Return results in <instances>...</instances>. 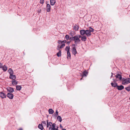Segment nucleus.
Listing matches in <instances>:
<instances>
[{"label":"nucleus","instance_id":"5701e85b","mask_svg":"<svg viewBox=\"0 0 130 130\" xmlns=\"http://www.w3.org/2000/svg\"><path fill=\"white\" fill-rule=\"evenodd\" d=\"M18 83L15 80H12V84L13 85H16Z\"/></svg>","mask_w":130,"mask_h":130},{"label":"nucleus","instance_id":"c9c22d12","mask_svg":"<svg viewBox=\"0 0 130 130\" xmlns=\"http://www.w3.org/2000/svg\"><path fill=\"white\" fill-rule=\"evenodd\" d=\"M40 2L41 3L43 4L44 3V0H40Z\"/></svg>","mask_w":130,"mask_h":130},{"label":"nucleus","instance_id":"a211bd4d","mask_svg":"<svg viewBox=\"0 0 130 130\" xmlns=\"http://www.w3.org/2000/svg\"><path fill=\"white\" fill-rule=\"evenodd\" d=\"M38 127L41 130H42L43 129V127L42 124H39L38 126Z\"/></svg>","mask_w":130,"mask_h":130},{"label":"nucleus","instance_id":"bb28decb","mask_svg":"<svg viewBox=\"0 0 130 130\" xmlns=\"http://www.w3.org/2000/svg\"><path fill=\"white\" fill-rule=\"evenodd\" d=\"M70 47L69 46H67L66 47V48L65 49V50L67 52L69 51L70 50Z\"/></svg>","mask_w":130,"mask_h":130},{"label":"nucleus","instance_id":"f3484780","mask_svg":"<svg viewBox=\"0 0 130 130\" xmlns=\"http://www.w3.org/2000/svg\"><path fill=\"white\" fill-rule=\"evenodd\" d=\"M78 28L79 26L77 25H75L73 26V28L75 30H78Z\"/></svg>","mask_w":130,"mask_h":130},{"label":"nucleus","instance_id":"f03ea898","mask_svg":"<svg viewBox=\"0 0 130 130\" xmlns=\"http://www.w3.org/2000/svg\"><path fill=\"white\" fill-rule=\"evenodd\" d=\"M130 83V78H127L123 80L122 84L124 85H126Z\"/></svg>","mask_w":130,"mask_h":130},{"label":"nucleus","instance_id":"f257e3e1","mask_svg":"<svg viewBox=\"0 0 130 130\" xmlns=\"http://www.w3.org/2000/svg\"><path fill=\"white\" fill-rule=\"evenodd\" d=\"M81 37V36L79 35H77L72 37V40L74 42L75 44H73L72 46H75L80 41L79 38Z\"/></svg>","mask_w":130,"mask_h":130},{"label":"nucleus","instance_id":"603ef678","mask_svg":"<svg viewBox=\"0 0 130 130\" xmlns=\"http://www.w3.org/2000/svg\"><path fill=\"white\" fill-rule=\"evenodd\" d=\"M129 77L130 78V75H129Z\"/></svg>","mask_w":130,"mask_h":130},{"label":"nucleus","instance_id":"2eb2a0df","mask_svg":"<svg viewBox=\"0 0 130 130\" xmlns=\"http://www.w3.org/2000/svg\"><path fill=\"white\" fill-rule=\"evenodd\" d=\"M72 52L73 53L74 55H75L77 53V52L76 49L75 48V47H74L72 49Z\"/></svg>","mask_w":130,"mask_h":130},{"label":"nucleus","instance_id":"de8ad7c7","mask_svg":"<svg viewBox=\"0 0 130 130\" xmlns=\"http://www.w3.org/2000/svg\"><path fill=\"white\" fill-rule=\"evenodd\" d=\"M60 127H62V126H61V125H60Z\"/></svg>","mask_w":130,"mask_h":130},{"label":"nucleus","instance_id":"3c124183","mask_svg":"<svg viewBox=\"0 0 130 130\" xmlns=\"http://www.w3.org/2000/svg\"><path fill=\"white\" fill-rule=\"evenodd\" d=\"M82 78L81 79H80V80H81Z\"/></svg>","mask_w":130,"mask_h":130},{"label":"nucleus","instance_id":"e433bc0d","mask_svg":"<svg viewBox=\"0 0 130 130\" xmlns=\"http://www.w3.org/2000/svg\"><path fill=\"white\" fill-rule=\"evenodd\" d=\"M53 127H49L48 130H53Z\"/></svg>","mask_w":130,"mask_h":130},{"label":"nucleus","instance_id":"c03bdc74","mask_svg":"<svg viewBox=\"0 0 130 130\" xmlns=\"http://www.w3.org/2000/svg\"><path fill=\"white\" fill-rule=\"evenodd\" d=\"M69 40H70V41H71V40H72V38H69Z\"/></svg>","mask_w":130,"mask_h":130},{"label":"nucleus","instance_id":"49530a36","mask_svg":"<svg viewBox=\"0 0 130 130\" xmlns=\"http://www.w3.org/2000/svg\"><path fill=\"white\" fill-rule=\"evenodd\" d=\"M62 130H66V129H63Z\"/></svg>","mask_w":130,"mask_h":130},{"label":"nucleus","instance_id":"9b49d317","mask_svg":"<svg viewBox=\"0 0 130 130\" xmlns=\"http://www.w3.org/2000/svg\"><path fill=\"white\" fill-rule=\"evenodd\" d=\"M117 88L119 90H121L124 88V87L122 85L118 86Z\"/></svg>","mask_w":130,"mask_h":130},{"label":"nucleus","instance_id":"6ab92c4d","mask_svg":"<svg viewBox=\"0 0 130 130\" xmlns=\"http://www.w3.org/2000/svg\"><path fill=\"white\" fill-rule=\"evenodd\" d=\"M2 68L4 71H6L7 69V67L5 65H4Z\"/></svg>","mask_w":130,"mask_h":130},{"label":"nucleus","instance_id":"9d476101","mask_svg":"<svg viewBox=\"0 0 130 130\" xmlns=\"http://www.w3.org/2000/svg\"><path fill=\"white\" fill-rule=\"evenodd\" d=\"M80 34L82 36H84V35L86 33V30L84 29H82L80 31Z\"/></svg>","mask_w":130,"mask_h":130},{"label":"nucleus","instance_id":"f8f14e48","mask_svg":"<svg viewBox=\"0 0 130 130\" xmlns=\"http://www.w3.org/2000/svg\"><path fill=\"white\" fill-rule=\"evenodd\" d=\"M81 38V40L83 41H85L87 39V37L86 36H83L82 37H80Z\"/></svg>","mask_w":130,"mask_h":130},{"label":"nucleus","instance_id":"8fccbe9b","mask_svg":"<svg viewBox=\"0 0 130 130\" xmlns=\"http://www.w3.org/2000/svg\"><path fill=\"white\" fill-rule=\"evenodd\" d=\"M56 130H58V129H56Z\"/></svg>","mask_w":130,"mask_h":130},{"label":"nucleus","instance_id":"b1692460","mask_svg":"<svg viewBox=\"0 0 130 130\" xmlns=\"http://www.w3.org/2000/svg\"><path fill=\"white\" fill-rule=\"evenodd\" d=\"M58 50L59 51L57 53V55L59 57L61 56V51L59 49H58Z\"/></svg>","mask_w":130,"mask_h":130},{"label":"nucleus","instance_id":"4468645a","mask_svg":"<svg viewBox=\"0 0 130 130\" xmlns=\"http://www.w3.org/2000/svg\"><path fill=\"white\" fill-rule=\"evenodd\" d=\"M116 77L117 78L119 79L120 80H122V77L121 76L120 74H117L116 75Z\"/></svg>","mask_w":130,"mask_h":130},{"label":"nucleus","instance_id":"2f4dec72","mask_svg":"<svg viewBox=\"0 0 130 130\" xmlns=\"http://www.w3.org/2000/svg\"><path fill=\"white\" fill-rule=\"evenodd\" d=\"M65 38L66 39L68 40L69 38V36L68 35H66L65 36Z\"/></svg>","mask_w":130,"mask_h":130},{"label":"nucleus","instance_id":"cd10ccee","mask_svg":"<svg viewBox=\"0 0 130 130\" xmlns=\"http://www.w3.org/2000/svg\"><path fill=\"white\" fill-rule=\"evenodd\" d=\"M125 89L128 91H130V86H128L127 87H126Z\"/></svg>","mask_w":130,"mask_h":130},{"label":"nucleus","instance_id":"c756f323","mask_svg":"<svg viewBox=\"0 0 130 130\" xmlns=\"http://www.w3.org/2000/svg\"><path fill=\"white\" fill-rule=\"evenodd\" d=\"M88 30L90 31L91 33V32H93L94 30V29H93L92 28H91V27H90L89 28V29Z\"/></svg>","mask_w":130,"mask_h":130},{"label":"nucleus","instance_id":"4be33fe9","mask_svg":"<svg viewBox=\"0 0 130 130\" xmlns=\"http://www.w3.org/2000/svg\"><path fill=\"white\" fill-rule=\"evenodd\" d=\"M57 119L60 122H61L62 121V119L61 117L59 116H57Z\"/></svg>","mask_w":130,"mask_h":130},{"label":"nucleus","instance_id":"ea45409f","mask_svg":"<svg viewBox=\"0 0 130 130\" xmlns=\"http://www.w3.org/2000/svg\"><path fill=\"white\" fill-rule=\"evenodd\" d=\"M2 64L0 62V68H2Z\"/></svg>","mask_w":130,"mask_h":130},{"label":"nucleus","instance_id":"39448f33","mask_svg":"<svg viewBox=\"0 0 130 130\" xmlns=\"http://www.w3.org/2000/svg\"><path fill=\"white\" fill-rule=\"evenodd\" d=\"M85 34L87 37H89L91 35V33L88 30H86Z\"/></svg>","mask_w":130,"mask_h":130},{"label":"nucleus","instance_id":"a19ab883","mask_svg":"<svg viewBox=\"0 0 130 130\" xmlns=\"http://www.w3.org/2000/svg\"><path fill=\"white\" fill-rule=\"evenodd\" d=\"M60 46H59V45L57 46V49L58 50V49H59L60 48Z\"/></svg>","mask_w":130,"mask_h":130},{"label":"nucleus","instance_id":"a18cd8bd","mask_svg":"<svg viewBox=\"0 0 130 130\" xmlns=\"http://www.w3.org/2000/svg\"><path fill=\"white\" fill-rule=\"evenodd\" d=\"M111 74H111V77L112 76V75H113V73H111Z\"/></svg>","mask_w":130,"mask_h":130},{"label":"nucleus","instance_id":"dca6fc26","mask_svg":"<svg viewBox=\"0 0 130 130\" xmlns=\"http://www.w3.org/2000/svg\"><path fill=\"white\" fill-rule=\"evenodd\" d=\"M56 3V1L55 0H50V3L51 5H54Z\"/></svg>","mask_w":130,"mask_h":130},{"label":"nucleus","instance_id":"0eeeda50","mask_svg":"<svg viewBox=\"0 0 130 130\" xmlns=\"http://www.w3.org/2000/svg\"><path fill=\"white\" fill-rule=\"evenodd\" d=\"M0 96L2 98H6V96L5 94L2 92H0Z\"/></svg>","mask_w":130,"mask_h":130},{"label":"nucleus","instance_id":"09e8293b","mask_svg":"<svg viewBox=\"0 0 130 130\" xmlns=\"http://www.w3.org/2000/svg\"><path fill=\"white\" fill-rule=\"evenodd\" d=\"M129 100H130V97H129Z\"/></svg>","mask_w":130,"mask_h":130},{"label":"nucleus","instance_id":"72a5a7b5","mask_svg":"<svg viewBox=\"0 0 130 130\" xmlns=\"http://www.w3.org/2000/svg\"><path fill=\"white\" fill-rule=\"evenodd\" d=\"M58 111L57 110L56 111L55 113H54V114L55 116H56L58 115Z\"/></svg>","mask_w":130,"mask_h":130},{"label":"nucleus","instance_id":"a878e982","mask_svg":"<svg viewBox=\"0 0 130 130\" xmlns=\"http://www.w3.org/2000/svg\"><path fill=\"white\" fill-rule=\"evenodd\" d=\"M21 87L20 86H16L17 89L18 90H21Z\"/></svg>","mask_w":130,"mask_h":130},{"label":"nucleus","instance_id":"423d86ee","mask_svg":"<svg viewBox=\"0 0 130 130\" xmlns=\"http://www.w3.org/2000/svg\"><path fill=\"white\" fill-rule=\"evenodd\" d=\"M9 78L10 79L14 80L16 78V76L15 75H13V74H10Z\"/></svg>","mask_w":130,"mask_h":130},{"label":"nucleus","instance_id":"aec40b11","mask_svg":"<svg viewBox=\"0 0 130 130\" xmlns=\"http://www.w3.org/2000/svg\"><path fill=\"white\" fill-rule=\"evenodd\" d=\"M48 112L50 114H52L53 113L54 111L52 109H50L48 110Z\"/></svg>","mask_w":130,"mask_h":130},{"label":"nucleus","instance_id":"c85d7f7f","mask_svg":"<svg viewBox=\"0 0 130 130\" xmlns=\"http://www.w3.org/2000/svg\"><path fill=\"white\" fill-rule=\"evenodd\" d=\"M42 123L43 124V126H46V121H43L42 122Z\"/></svg>","mask_w":130,"mask_h":130},{"label":"nucleus","instance_id":"20e7f679","mask_svg":"<svg viewBox=\"0 0 130 130\" xmlns=\"http://www.w3.org/2000/svg\"><path fill=\"white\" fill-rule=\"evenodd\" d=\"M113 80L115 82L114 83H111V85L112 87H117V86H118L117 85V83H115V82L117 81V80H114V79H113Z\"/></svg>","mask_w":130,"mask_h":130},{"label":"nucleus","instance_id":"ddd939ff","mask_svg":"<svg viewBox=\"0 0 130 130\" xmlns=\"http://www.w3.org/2000/svg\"><path fill=\"white\" fill-rule=\"evenodd\" d=\"M47 127H48L49 126L50 127H51L52 126V123L51 122H48V120H47Z\"/></svg>","mask_w":130,"mask_h":130},{"label":"nucleus","instance_id":"7c9ffc66","mask_svg":"<svg viewBox=\"0 0 130 130\" xmlns=\"http://www.w3.org/2000/svg\"><path fill=\"white\" fill-rule=\"evenodd\" d=\"M88 74L87 72L85 71L84 72L83 76H87V74Z\"/></svg>","mask_w":130,"mask_h":130},{"label":"nucleus","instance_id":"473e14b6","mask_svg":"<svg viewBox=\"0 0 130 130\" xmlns=\"http://www.w3.org/2000/svg\"><path fill=\"white\" fill-rule=\"evenodd\" d=\"M65 46V44L64 43L62 44L60 46V48H63Z\"/></svg>","mask_w":130,"mask_h":130},{"label":"nucleus","instance_id":"4c0bfd02","mask_svg":"<svg viewBox=\"0 0 130 130\" xmlns=\"http://www.w3.org/2000/svg\"><path fill=\"white\" fill-rule=\"evenodd\" d=\"M56 124L55 123L52 124V126L53 127H55Z\"/></svg>","mask_w":130,"mask_h":130},{"label":"nucleus","instance_id":"f704fd0d","mask_svg":"<svg viewBox=\"0 0 130 130\" xmlns=\"http://www.w3.org/2000/svg\"><path fill=\"white\" fill-rule=\"evenodd\" d=\"M38 12L39 13H40L41 12V9L40 8H39L38 10Z\"/></svg>","mask_w":130,"mask_h":130},{"label":"nucleus","instance_id":"1a4fd4ad","mask_svg":"<svg viewBox=\"0 0 130 130\" xmlns=\"http://www.w3.org/2000/svg\"><path fill=\"white\" fill-rule=\"evenodd\" d=\"M51 10V6L49 4H48L46 5V11L47 12H49Z\"/></svg>","mask_w":130,"mask_h":130},{"label":"nucleus","instance_id":"58836bf2","mask_svg":"<svg viewBox=\"0 0 130 130\" xmlns=\"http://www.w3.org/2000/svg\"><path fill=\"white\" fill-rule=\"evenodd\" d=\"M66 42L67 41H66V40L63 41H61V43H62L63 42H64L65 43H66Z\"/></svg>","mask_w":130,"mask_h":130},{"label":"nucleus","instance_id":"79ce46f5","mask_svg":"<svg viewBox=\"0 0 130 130\" xmlns=\"http://www.w3.org/2000/svg\"><path fill=\"white\" fill-rule=\"evenodd\" d=\"M56 128L55 127H53V130H56Z\"/></svg>","mask_w":130,"mask_h":130},{"label":"nucleus","instance_id":"7ed1b4c3","mask_svg":"<svg viewBox=\"0 0 130 130\" xmlns=\"http://www.w3.org/2000/svg\"><path fill=\"white\" fill-rule=\"evenodd\" d=\"M7 96L9 98L11 99H13V95L11 93H8Z\"/></svg>","mask_w":130,"mask_h":130},{"label":"nucleus","instance_id":"37998d69","mask_svg":"<svg viewBox=\"0 0 130 130\" xmlns=\"http://www.w3.org/2000/svg\"><path fill=\"white\" fill-rule=\"evenodd\" d=\"M18 130H23V129L22 128H20L18 129Z\"/></svg>","mask_w":130,"mask_h":130},{"label":"nucleus","instance_id":"393cba45","mask_svg":"<svg viewBox=\"0 0 130 130\" xmlns=\"http://www.w3.org/2000/svg\"><path fill=\"white\" fill-rule=\"evenodd\" d=\"M67 58H70L71 57V55L70 52L69 51L67 52Z\"/></svg>","mask_w":130,"mask_h":130},{"label":"nucleus","instance_id":"412c9836","mask_svg":"<svg viewBox=\"0 0 130 130\" xmlns=\"http://www.w3.org/2000/svg\"><path fill=\"white\" fill-rule=\"evenodd\" d=\"M8 71L9 72L10 74H13V73L12 70L11 68L9 69H8Z\"/></svg>","mask_w":130,"mask_h":130},{"label":"nucleus","instance_id":"6e6552de","mask_svg":"<svg viewBox=\"0 0 130 130\" xmlns=\"http://www.w3.org/2000/svg\"><path fill=\"white\" fill-rule=\"evenodd\" d=\"M7 90L8 91L10 92V93L13 92L14 91L13 89L10 87H8Z\"/></svg>","mask_w":130,"mask_h":130}]
</instances>
